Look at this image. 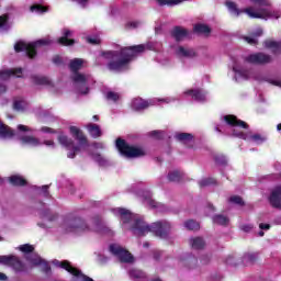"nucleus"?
Returning a JSON list of instances; mask_svg holds the SVG:
<instances>
[{
	"mask_svg": "<svg viewBox=\"0 0 281 281\" xmlns=\"http://www.w3.org/2000/svg\"><path fill=\"white\" fill-rule=\"evenodd\" d=\"M161 47L159 42H148L147 44H139L132 47H125L121 50H108L101 52L95 59V64L99 66L106 65L110 71H126L128 65L137 54H143L146 49L157 52Z\"/></svg>",
	"mask_w": 281,
	"mask_h": 281,
	"instance_id": "nucleus-1",
	"label": "nucleus"
},
{
	"mask_svg": "<svg viewBox=\"0 0 281 281\" xmlns=\"http://www.w3.org/2000/svg\"><path fill=\"white\" fill-rule=\"evenodd\" d=\"M115 216H119L123 224L131 223V232L134 236H146L151 232L158 238H168L171 225L167 221H159L148 225L139 215L131 213V211L122 207L112 209Z\"/></svg>",
	"mask_w": 281,
	"mask_h": 281,
	"instance_id": "nucleus-2",
	"label": "nucleus"
},
{
	"mask_svg": "<svg viewBox=\"0 0 281 281\" xmlns=\"http://www.w3.org/2000/svg\"><path fill=\"white\" fill-rule=\"evenodd\" d=\"M63 229L67 233L82 234V232H94L100 236H115V232L106 225V222L100 217H94L91 222V226L85 222L81 217L70 215L66 217L61 224Z\"/></svg>",
	"mask_w": 281,
	"mask_h": 281,
	"instance_id": "nucleus-3",
	"label": "nucleus"
},
{
	"mask_svg": "<svg viewBox=\"0 0 281 281\" xmlns=\"http://www.w3.org/2000/svg\"><path fill=\"white\" fill-rule=\"evenodd\" d=\"M251 3H256L258 9L247 8V9H238V4L234 1L227 0L225 5L233 16H239L243 13L247 14L250 19H265L266 21L269 19H280L281 12L271 9V3L269 0H250Z\"/></svg>",
	"mask_w": 281,
	"mask_h": 281,
	"instance_id": "nucleus-4",
	"label": "nucleus"
},
{
	"mask_svg": "<svg viewBox=\"0 0 281 281\" xmlns=\"http://www.w3.org/2000/svg\"><path fill=\"white\" fill-rule=\"evenodd\" d=\"M223 122L225 125H216L215 131L217 133H225V135H232L233 137H238L239 139H245L250 144H265L267 137L260 134H251L241 132L240 128H247V123L238 120L235 115H225L223 116Z\"/></svg>",
	"mask_w": 281,
	"mask_h": 281,
	"instance_id": "nucleus-5",
	"label": "nucleus"
},
{
	"mask_svg": "<svg viewBox=\"0 0 281 281\" xmlns=\"http://www.w3.org/2000/svg\"><path fill=\"white\" fill-rule=\"evenodd\" d=\"M82 65H85V59L75 58L69 63V69L72 71L71 80L74 82V87L77 90V93L81 95H87L89 93L90 87L95 85V80L91 75L80 74V69H82Z\"/></svg>",
	"mask_w": 281,
	"mask_h": 281,
	"instance_id": "nucleus-6",
	"label": "nucleus"
},
{
	"mask_svg": "<svg viewBox=\"0 0 281 281\" xmlns=\"http://www.w3.org/2000/svg\"><path fill=\"white\" fill-rule=\"evenodd\" d=\"M12 137L20 139L24 146H31L32 148L43 144L41 139L30 136V127L20 124L18 125V131H14L0 122V139H10Z\"/></svg>",
	"mask_w": 281,
	"mask_h": 281,
	"instance_id": "nucleus-7",
	"label": "nucleus"
},
{
	"mask_svg": "<svg viewBox=\"0 0 281 281\" xmlns=\"http://www.w3.org/2000/svg\"><path fill=\"white\" fill-rule=\"evenodd\" d=\"M70 134L78 142V145L65 134L58 136V142L66 150H69L67 154L68 159H74L77 153L89 146V142L87 140V136L82 134V131L76 126H70Z\"/></svg>",
	"mask_w": 281,
	"mask_h": 281,
	"instance_id": "nucleus-8",
	"label": "nucleus"
},
{
	"mask_svg": "<svg viewBox=\"0 0 281 281\" xmlns=\"http://www.w3.org/2000/svg\"><path fill=\"white\" fill-rule=\"evenodd\" d=\"M20 251H22L25 255V258L27 262H31L33 267H41V270L43 273H52V267H49V263L45 261V259L41 258L38 254L33 252L34 251V246L30 244H24L20 246Z\"/></svg>",
	"mask_w": 281,
	"mask_h": 281,
	"instance_id": "nucleus-9",
	"label": "nucleus"
},
{
	"mask_svg": "<svg viewBox=\"0 0 281 281\" xmlns=\"http://www.w3.org/2000/svg\"><path fill=\"white\" fill-rule=\"evenodd\" d=\"M52 43H53L52 38H49V37H45V38L38 40L36 42H32V43L21 41L14 45V49L18 53L25 52V54L29 58H34V56H36V52H38V49H41V47L52 45Z\"/></svg>",
	"mask_w": 281,
	"mask_h": 281,
	"instance_id": "nucleus-10",
	"label": "nucleus"
},
{
	"mask_svg": "<svg viewBox=\"0 0 281 281\" xmlns=\"http://www.w3.org/2000/svg\"><path fill=\"white\" fill-rule=\"evenodd\" d=\"M233 71L235 74V82H240L241 80H260L256 70L245 69V66L236 58H233Z\"/></svg>",
	"mask_w": 281,
	"mask_h": 281,
	"instance_id": "nucleus-11",
	"label": "nucleus"
},
{
	"mask_svg": "<svg viewBox=\"0 0 281 281\" xmlns=\"http://www.w3.org/2000/svg\"><path fill=\"white\" fill-rule=\"evenodd\" d=\"M115 146L123 155V157H126L127 159H135L137 157H144L146 155V151L143 148L131 146L126 144V140L122 138H117L115 142Z\"/></svg>",
	"mask_w": 281,
	"mask_h": 281,
	"instance_id": "nucleus-12",
	"label": "nucleus"
},
{
	"mask_svg": "<svg viewBox=\"0 0 281 281\" xmlns=\"http://www.w3.org/2000/svg\"><path fill=\"white\" fill-rule=\"evenodd\" d=\"M157 102H160L161 104H170V102H175V98L150 99L149 101L136 98L132 100V109L134 111H144V109H148L149 106L157 104Z\"/></svg>",
	"mask_w": 281,
	"mask_h": 281,
	"instance_id": "nucleus-13",
	"label": "nucleus"
},
{
	"mask_svg": "<svg viewBox=\"0 0 281 281\" xmlns=\"http://www.w3.org/2000/svg\"><path fill=\"white\" fill-rule=\"evenodd\" d=\"M138 196L147 207L157 210V212H168V207L165 204L158 203L153 200V193L148 190L139 191Z\"/></svg>",
	"mask_w": 281,
	"mask_h": 281,
	"instance_id": "nucleus-14",
	"label": "nucleus"
},
{
	"mask_svg": "<svg viewBox=\"0 0 281 281\" xmlns=\"http://www.w3.org/2000/svg\"><path fill=\"white\" fill-rule=\"evenodd\" d=\"M109 251L110 254H112V256H115V258H117L120 262L132 263L135 261L133 255H131L128 250L122 248V246H120L119 244L110 245Z\"/></svg>",
	"mask_w": 281,
	"mask_h": 281,
	"instance_id": "nucleus-15",
	"label": "nucleus"
},
{
	"mask_svg": "<svg viewBox=\"0 0 281 281\" xmlns=\"http://www.w3.org/2000/svg\"><path fill=\"white\" fill-rule=\"evenodd\" d=\"M244 63H249L250 65H267L271 63V56L265 53H255L246 56Z\"/></svg>",
	"mask_w": 281,
	"mask_h": 281,
	"instance_id": "nucleus-16",
	"label": "nucleus"
},
{
	"mask_svg": "<svg viewBox=\"0 0 281 281\" xmlns=\"http://www.w3.org/2000/svg\"><path fill=\"white\" fill-rule=\"evenodd\" d=\"M12 76L15 78H25V72H23V68H5L0 70V80H9Z\"/></svg>",
	"mask_w": 281,
	"mask_h": 281,
	"instance_id": "nucleus-17",
	"label": "nucleus"
},
{
	"mask_svg": "<svg viewBox=\"0 0 281 281\" xmlns=\"http://www.w3.org/2000/svg\"><path fill=\"white\" fill-rule=\"evenodd\" d=\"M175 54L178 58H195L196 50H194V48L179 45L175 47Z\"/></svg>",
	"mask_w": 281,
	"mask_h": 281,
	"instance_id": "nucleus-18",
	"label": "nucleus"
},
{
	"mask_svg": "<svg viewBox=\"0 0 281 281\" xmlns=\"http://www.w3.org/2000/svg\"><path fill=\"white\" fill-rule=\"evenodd\" d=\"M172 38L177 41V43H181V41H186L188 36H190V32L183 26H175L170 32Z\"/></svg>",
	"mask_w": 281,
	"mask_h": 281,
	"instance_id": "nucleus-19",
	"label": "nucleus"
},
{
	"mask_svg": "<svg viewBox=\"0 0 281 281\" xmlns=\"http://www.w3.org/2000/svg\"><path fill=\"white\" fill-rule=\"evenodd\" d=\"M30 109V102L23 97H15L13 99V110L18 113H25Z\"/></svg>",
	"mask_w": 281,
	"mask_h": 281,
	"instance_id": "nucleus-20",
	"label": "nucleus"
},
{
	"mask_svg": "<svg viewBox=\"0 0 281 281\" xmlns=\"http://www.w3.org/2000/svg\"><path fill=\"white\" fill-rule=\"evenodd\" d=\"M184 95H190L195 102H205L207 100V93L202 89L186 91Z\"/></svg>",
	"mask_w": 281,
	"mask_h": 281,
	"instance_id": "nucleus-21",
	"label": "nucleus"
},
{
	"mask_svg": "<svg viewBox=\"0 0 281 281\" xmlns=\"http://www.w3.org/2000/svg\"><path fill=\"white\" fill-rule=\"evenodd\" d=\"M31 80L33 85H37L40 87H54L52 79L49 77H45L42 75H32Z\"/></svg>",
	"mask_w": 281,
	"mask_h": 281,
	"instance_id": "nucleus-22",
	"label": "nucleus"
},
{
	"mask_svg": "<svg viewBox=\"0 0 281 281\" xmlns=\"http://www.w3.org/2000/svg\"><path fill=\"white\" fill-rule=\"evenodd\" d=\"M57 43H59V45L69 47L70 45H74L76 41L71 40V31L64 30L63 36L58 38Z\"/></svg>",
	"mask_w": 281,
	"mask_h": 281,
	"instance_id": "nucleus-23",
	"label": "nucleus"
},
{
	"mask_svg": "<svg viewBox=\"0 0 281 281\" xmlns=\"http://www.w3.org/2000/svg\"><path fill=\"white\" fill-rule=\"evenodd\" d=\"M128 276L134 281H148V277H146V272L138 269H131L128 271Z\"/></svg>",
	"mask_w": 281,
	"mask_h": 281,
	"instance_id": "nucleus-24",
	"label": "nucleus"
},
{
	"mask_svg": "<svg viewBox=\"0 0 281 281\" xmlns=\"http://www.w3.org/2000/svg\"><path fill=\"white\" fill-rule=\"evenodd\" d=\"M89 156L91 157V159H93V161H95V164H98V166H101L103 168H106V166H111L109 159L104 158L98 153H90Z\"/></svg>",
	"mask_w": 281,
	"mask_h": 281,
	"instance_id": "nucleus-25",
	"label": "nucleus"
},
{
	"mask_svg": "<svg viewBox=\"0 0 281 281\" xmlns=\"http://www.w3.org/2000/svg\"><path fill=\"white\" fill-rule=\"evenodd\" d=\"M88 133L93 137L94 139H98V137H102V130L100 128V125L89 123L87 125Z\"/></svg>",
	"mask_w": 281,
	"mask_h": 281,
	"instance_id": "nucleus-26",
	"label": "nucleus"
},
{
	"mask_svg": "<svg viewBox=\"0 0 281 281\" xmlns=\"http://www.w3.org/2000/svg\"><path fill=\"white\" fill-rule=\"evenodd\" d=\"M9 267H12L16 273H21L22 271H25V265L19 260L16 257H12V261Z\"/></svg>",
	"mask_w": 281,
	"mask_h": 281,
	"instance_id": "nucleus-27",
	"label": "nucleus"
},
{
	"mask_svg": "<svg viewBox=\"0 0 281 281\" xmlns=\"http://www.w3.org/2000/svg\"><path fill=\"white\" fill-rule=\"evenodd\" d=\"M265 47H267L268 49H272L273 54H280V52H281V42L266 41L265 42Z\"/></svg>",
	"mask_w": 281,
	"mask_h": 281,
	"instance_id": "nucleus-28",
	"label": "nucleus"
},
{
	"mask_svg": "<svg viewBox=\"0 0 281 281\" xmlns=\"http://www.w3.org/2000/svg\"><path fill=\"white\" fill-rule=\"evenodd\" d=\"M190 245L192 249H203L205 247V240L201 237H193L190 239Z\"/></svg>",
	"mask_w": 281,
	"mask_h": 281,
	"instance_id": "nucleus-29",
	"label": "nucleus"
},
{
	"mask_svg": "<svg viewBox=\"0 0 281 281\" xmlns=\"http://www.w3.org/2000/svg\"><path fill=\"white\" fill-rule=\"evenodd\" d=\"M40 218H42V221H55L56 220V215L52 214V211H49V209H45L43 211L40 212Z\"/></svg>",
	"mask_w": 281,
	"mask_h": 281,
	"instance_id": "nucleus-30",
	"label": "nucleus"
},
{
	"mask_svg": "<svg viewBox=\"0 0 281 281\" xmlns=\"http://www.w3.org/2000/svg\"><path fill=\"white\" fill-rule=\"evenodd\" d=\"M33 190H36L40 196H44V199H49V186H42V187L34 186Z\"/></svg>",
	"mask_w": 281,
	"mask_h": 281,
	"instance_id": "nucleus-31",
	"label": "nucleus"
},
{
	"mask_svg": "<svg viewBox=\"0 0 281 281\" xmlns=\"http://www.w3.org/2000/svg\"><path fill=\"white\" fill-rule=\"evenodd\" d=\"M9 181L12 186H26L27 181L21 176H11Z\"/></svg>",
	"mask_w": 281,
	"mask_h": 281,
	"instance_id": "nucleus-32",
	"label": "nucleus"
},
{
	"mask_svg": "<svg viewBox=\"0 0 281 281\" xmlns=\"http://www.w3.org/2000/svg\"><path fill=\"white\" fill-rule=\"evenodd\" d=\"M178 142H182L183 144H188V142H192V134L190 133H178L175 135Z\"/></svg>",
	"mask_w": 281,
	"mask_h": 281,
	"instance_id": "nucleus-33",
	"label": "nucleus"
},
{
	"mask_svg": "<svg viewBox=\"0 0 281 281\" xmlns=\"http://www.w3.org/2000/svg\"><path fill=\"white\" fill-rule=\"evenodd\" d=\"M212 220L215 225H227L229 223V218H227V216H224L222 214H217L213 216Z\"/></svg>",
	"mask_w": 281,
	"mask_h": 281,
	"instance_id": "nucleus-34",
	"label": "nucleus"
},
{
	"mask_svg": "<svg viewBox=\"0 0 281 281\" xmlns=\"http://www.w3.org/2000/svg\"><path fill=\"white\" fill-rule=\"evenodd\" d=\"M193 30L196 34H205V35H207V34H210V32H212L210 26H207L205 24H196Z\"/></svg>",
	"mask_w": 281,
	"mask_h": 281,
	"instance_id": "nucleus-35",
	"label": "nucleus"
},
{
	"mask_svg": "<svg viewBox=\"0 0 281 281\" xmlns=\"http://www.w3.org/2000/svg\"><path fill=\"white\" fill-rule=\"evenodd\" d=\"M158 5H168L172 8V5H179V3H183V0H156Z\"/></svg>",
	"mask_w": 281,
	"mask_h": 281,
	"instance_id": "nucleus-36",
	"label": "nucleus"
},
{
	"mask_svg": "<svg viewBox=\"0 0 281 281\" xmlns=\"http://www.w3.org/2000/svg\"><path fill=\"white\" fill-rule=\"evenodd\" d=\"M30 10L31 12H35V14H45V12H48L47 7H43V4H33Z\"/></svg>",
	"mask_w": 281,
	"mask_h": 281,
	"instance_id": "nucleus-37",
	"label": "nucleus"
},
{
	"mask_svg": "<svg viewBox=\"0 0 281 281\" xmlns=\"http://www.w3.org/2000/svg\"><path fill=\"white\" fill-rule=\"evenodd\" d=\"M183 178V173H181V171H171L168 175V179L169 181H173V182H178L181 181V179Z\"/></svg>",
	"mask_w": 281,
	"mask_h": 281,
	"instance_id": "nucleus-38",
	"label": "nucleus"
},
{
	"mask_svg": "<svg viewBox=\"0 0 281 281\" xmlns=\"http://www.w3.org/2000/svg\"><path fill=\"white\" fill-rule=\"evenodd\" d=\"M10 23H8V15L0 16V32H8Z\"/></svg>",
	"mask_w": 281,
	"mask_h": 281,
	"instance_id": "nucleus-39",
	"label": "nucleus"
},
{
	"mask_svg": "<svg viewBox=\"0 0 281 281\" xmlns=\"http://www.w3.org/2000/svg\"><path fill=\"white\" fill-rule=\"evenodd\" d=\"M184 227L186 229H190V231H194V229H199V223L194 220H189L187 222H184Z\"/></svg>",
	"mask_w": 281,
	"mask_h": 281,
	"instance_id": "nucleus-40",
	"label": "nucleus"
},
{
	"mask_svg": "<svg viewBox=\"0 0 281 281\" xmlns=\"http://www.w3.org/2000/svg\"><path fill=\"white\" fill-rule=\"evenodd\" d=\"M214 183H216V180H214V178H204L199 181L200 188H206V186H212Z\"/></svg>",
	"mask_w": 281,
	"mask_h": 281,
	"instance_id": "nucleus-41",
	"label": "nucleus"
},
{
	"mask_svg": "<svg viewBox=\"0 0 281 281\" xmlns=\"http://www.w3.org/2000/svg\"><path fill=\"white\" fill-rule=\"evenodd\" d=\"M228 201H229V203H234L235 205H245L243 198H240L238 195L231 196Z\"/></svg>",
	"mask_w": 281,
	"mask_h": 281,
	"instance_id": "nucleus-42",
	"label": "nucleus"
},
{
	"mask_svg": "<svg viewBox=\"0 0 281 281\" xmlns=\"http://www.w3.org/2000/svg\"><path fill=\"white\" fill-rule=\"evenodd\" d=\"M106 100H112V102H117L120 100V94L113 91L106 92L105 95Z\"/></svg>",
	"mask_w": 281,
	"mask_h": 281,
	"instance_id": "nucleus-43",
	"label": "nucleus"
},
{
	"mask_svg": "<svg viewBox=\"0 0 281 281\" xmlns=\"http://www.w3.org/2000/svg\"><path fill=\"white\" fill-rule=\"evenodd\" d=\"M12 258L13 256H0V265H7L10 267V265H12Z\"/></svg>",
	"mask_w": 281,
	"mask_h": 281,
	"instance_id": "nucleus-44",
	"label": "nucleus"
},
{
	"mask_svg": "<svg viewBox=\"0 0 281 281\" xmlns=\"http://www.w3.org/2000/svg\"><path fill=\"white\" fill-rule=\"evenodd\" d=\"M215 162L218 166H225L227 164V157H225L223 155H217V156H215Z\"/></svg>",
	"mask_w": 281,
	"mask_h": 281,
	"instance_id": "nucleus-45",
	"label": "nucleus"
},
{
	"mask_svg": "<svg viewBox=\"0 0 281 281\" xmlns=\"http://www.w3.org/2000/svg\"><path fill=\"white\" fill-rule=\"evenodd\" d=\"M164 135H166V133L164 131H153V132H150V136L155 137L156 139H164Z\"/></svg>",
	"mask_w": 281,
	"mask_h": 281,
	"instance_id": "nucleus-46",
	"label": "nucleus"
},
{
	"mask_svg": "<svg viewBox=\"0 0 281 281\" xmlns=\"http://www.w3.org/2000/svg\"><path fill=\"white\" fill-rule=\"evenodd\" d=\"M256 258V254H247L244 256V262H255Z\"/></svg>",
	"mask_w": 281,
	"mask_h": 281,
	"instance_id": "nucleus-47",
	"label": "nucleus"
},
{
	"mask_svg": "<svg viewBox=\"0 0 281 281\" xmlns=\"http://www.w3.org/2000/svg\"><path fill=\"white\" fill-rule=\"evenodd\" d=\"M244 40L246 41V43H248V45H257L258 44V40L256 37L246 36V37H244Z\"/></svg>",
	"mask_w": 281,
	"mask_h": 281,
	"instance_id": "nucleus-48",
	"label": "nucleus"
},
{
	"mask_svg": "<svg viewBox=\"0 0 281 281\" xmlns=\"http://www.w3.org/2000/svg\"><path fill=\"white\" fill-rule=\"evenodd\" d=\"M88 43H91V45H99V43H100V37H98V36L88 37Z\"/></svg>",
	"mask_w": 281,
	"mask_h": 281,
	"instance_id": "nucleus-49",
	"label": "nucleus"
},
{
	"mask_svg": "<svg viewBox=\"0 0 281 281\" xmlns=\"http://www.w3.org/2000/svg\"><path fill=\"white\" fill-rule=\"evenodd\" d=\"M53 63L54 65H63V57L60 56L53 57Z\"/></svg>",
	"mask_w": 281,
	"mask_h": 281,
	"instance_id": "nucleus-50",
	"label": "nucleus"
},
{
	"mask_svg": "<svg viewBox=\"0 0 281 281\" xmlns=\"http://www.w3.org/2000/svg\"><path fill=\"white\" fill-rule=\"evenodd\" d=\"M98 260H99V262H101L102 265H104V262H109V258L105 257L104 255H98Z\"/></svg>",
	"mask_w": 281,
	"mask_h": 281,
	"instance_id": "nucleus-51",
	"label": "nucleus"
},
{
	"mask_svg": "<svg viewBox=\"0 0 281 281\" xmlns=\"http://www.w3.org/2000/svg\"><path fill=\"white\" fill-rule=\"evenodd\" d=\"M76 1V3H78V5H80L81 8H87V3H89V0H74Z\"/></svg>",
	"mask_w": 281,
	"mask_h": 281,
	"instance_id": "nucleus-52",
	"label": "nucleus"
},
{
	"mask_svg": "<svg viewBox=\"0 0 281 281\" xmlns=\"http://www.w3.org/2000/svg\"><path fill=\"white\" fill-rule=\"evenodd\" d=\"M92 146L97 149H104L106 148V145H104L103 143H93Z\"/></svg>",
	"mask_w": 281,
	"mask_h": 281,
	"instance_id": "nucleus-53",
	"label": "nucleus"
},
{
	"mask_svg": "<svg viewBox=\"0 0 281 281\" xmlns=\"http://www.w3.org/2000/svg\"><path fill=\"white\" fill-rule=\"evenodd\" d=\"M250 229H254V225L251 224H245L241 226L243 232H249Z\"/></svg>",
	"mask_w": 281,
	"mask_h": 281,
	"instance_id": "nucleus-54",
	"label": "nucleus"
},
{
	"mask_svg": "<svg viewBox=\"0 0 281 281\" xmlns=\"http://www.w3.org/2000/svg\"><path fill=\"white\" fill-rule=\"evenodd\" d=\"M259 229H263L265 232H267L271 229V225L261 223L259 224Z\"/></svg>",
	"mask_w": 281,
	"mask_h": 281,
	"instance_id": "nucleus-55",
	"label": "nucleus"
},
{
	"mask_svg": "<svg viewBox=\"0 0 281 281\" xmlns=\"http://www.w3.org/2000/svg\"><path fill=\"white\" fill-rule=\"evenodd\" d=\"M127 27H132V30H135L136 27H139V22H130L127 23Z\"/></svg>",
	"mask_w": 281,
	"mask_h": 281,
	"instance_id": "nucleus-56",
	"label": "nucleus"
},
{
	"mask_svg": "<svg viewBox=\"0 0 281 281\" xmlns=\"http://www.w3.org/2000/svg\"><path fill=\"white\" fill-rule=\"evenodd\" d=\"M41 132H42V133H55L54 130H52L50 127H46V126L42 127V128H41Z\"/></svg>",
	"mask_w": 281,
	"mask_h": 281,
	"instance_id": "nucleus-57",
	"label": "nucleus"
},
{
	"mask_svg": "<svg viewBox=\"0 0 281 281\" xmlns=\"http://www.w3.org/2000/svg\"><path fill=\"white\" fill-rule=\"evenodd\" d=\"M200 260L202 265H207V262H210V256H203Z\"/></svg>",
	"mask_w": 281,
	"mask_h": 281,
	"instance_id": "nucleus-58",
	"label": "nucleus"
},
{
	"mask_svg": "<svg viewBox=\"0 0 281 281\" xmlns=\"http://www.w3.org/2000/svg\"><path fill=\"white\" fill-rule=\"evenodd\" d=\"M8 91V87L5 85H0V95H3Z\"/></svg>",
	"mask_w": 281,
	"mask_h": 281,
	"instance_id": "nucleus-59",
	"label": "nucleus"
},
{
	"mask_svg": "<svg viewBox=\"0 0 281 281\" xmlns=\"http://www.w3.org/2000/svg\"><path fill=\"white\" fill-rule=\"evenodd\" d=\"M43 144H45V146H50L52 148L56 145L54 140H45Z\"/></svg>",
	"mask_w": 281,
	"mask_h": 281,
	"instance_id": "nucleus-60",
	"label": "nucleus"
},
{
	"mask_svg": "<svg viewBox=\"0 0 281 281\" xmlns=\"http://www.w3.org/2000/svg\"><path fill=\"white\" fill-rule=\"evenodd\" d=\"M8 280V276H5L3 272H0V281Z\"/></svg>",
	"mask_w": 281,
	"mask_h": 281,
	"instance_id": "nucleus-61",
	"label": "nucleus"
},
{
	"mask_svg": "<svg viewBox=\"0 0 281 281\" xmlns=\"http://www.w3.org/2000/svg\"><path fill=\"white\" fill-rule=\"evenodd\" d=\"M38 227L42 229H47V225L45 223H37Z\"/></svg>",
	"mask_w": 281,
	"mask_h": 281,
	"instance_id": "nucleus-62",
	"label": "nucleus"
},
{
	"mask_svg": "<svg viewBox=\"0 0 281 281\" xmlns=\"http://www.w3.org/2000/svg\"><path fill=\"white\" fill-rule=\"evenodd\" d=\"M184 260H187V262H192V260H194V259H192V257L190 255H187L184 257Z\"/></svg>",
	"mask_w": 281,
	"mask_h": 281,
	"instance_id": "nucleus-63",
	"label": "nucleus"
},
{
	"mask_svg": "<svg viewBox=\"0 0 281 281\" xmlns=\"http://www.w3.org/2000/svg\"><path fill=\"white\" fill-rule=\"evenodd\" d=\"M277 131H279V133H281V123L277 125Z\"/></svg>",
	"mask_w": 281,
	"mask_h": 281,
	"instance_id": "nucleus-64",
	"label": "nucleus"
}]
</instances>
